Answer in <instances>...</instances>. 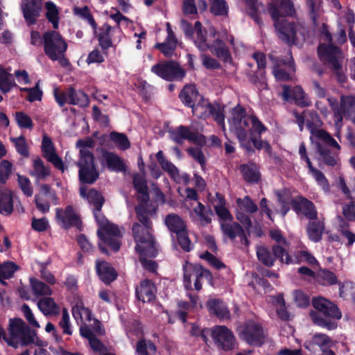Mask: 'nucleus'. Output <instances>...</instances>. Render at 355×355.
<instances>
[{"label": "nucleus", "instance_id": "nucleus-37", "mask_svg": "<svg viewBox=\"0 0 355 355\" xmlns=\"http://www.w3.org/2000/svg\"><path fill=\"white\" fill-rule=\"evenodd\" d=\"M338 231L342 238L347 241V247H350L355 243V233L351 231L349 222L342 217H338Z\"/></svg>", "mask_w": 355, "mask_h": 355}, {"label": "nucleus", "instance_id": "nucleus-64", "mask_svg": "<svg viewBox=\"0 0 355 355\" xmlns=\"http://www.w3.org/2000/svg\"><path fill=\"white\" fill-rule=\"evenodd\" d=\"M15 119L18 125L21 128H32L33 121L29 116L20 112L15 114Z\"/></svg>", "mask_w": 355, "mask_h": 355}, {"label": "nucleus", "instance_id": "nucleus-15", "mask_svg": "<svg viewBox=\"0 0 355 355\" xmlns=\"http://www.w3.org/2000/svg\"><path fill=\"white\" fill-rule=\"evenodd\" d=\"M211 336L218 348L229 351L234 347L236 339L228 328L225 326H216L211 331Z\"/></svg>", "mask_w": 355, "mask_h": 355}, {"label": "nucleus", "instance_id": "nucleus-25", "mask_svg": "<svg viewBox=\"0 0 355 355\" xmlns=\"http://www.w3.org/2000/svg\"><path fill=\"white\" fill-rule=\"evenodd\" d=\"M156 288L150 280L141 282L136 288L137 298L143 302H150L155 299Z\"/></svg>", "mask_w": 355, "mask_h": 355}, {"label": "nucleus", "instance_id": "nucleus-30", "mask_svg": "<svg viewBox=\"0 0 355 355\" xmlns=\"http://www.w3.org/2000/svg\"><path fill=\"white\" fill-rule=\"evenodd\" d=\"M29 174L37 181L43 180L50 176L51 169L44 164L40 157H36L32 160V170Z\"/></svg>", "mask_w": 355, "mask_h": 355}, {"label": "nucleus", "instance_id": "nucleus-36", "mask_svg": "<svg viewBox=\"0 0 355 355\" xmlns=\"http://www.w3.org/2000/svg\"><path fill=\"white\" fill-rule=\"evenodd\" d=\"M324 229L323 221L317 219H313L308 224L306 231L310 240L314 242L319 241Z\"/></svg>", "mask_w": 355, "mask_h": 355}, {"label": "nucleus", "instance_id": "nucleus-24", "mask_svg": "<svg viewBox=\"0 0 355 355\" xmlns=\"http://www.w3.org/2000/svg\"><path fill=\"white\" fill-rule=\"evenodd\" d=\"M170 135L171 139L178 144L182 143L184 140H188L193 143L199 141L198 134L184 125H180L171 131Z\"/></svg>", "mask_w": 355, "mask_h": 355}, {"label": "nucleus", "instance_id": "nucleus-23", "mask_svg": "<svg viewBox=\"0 0 355 355\" xmlns=\"http://www.w3.org/2000/svg\"><path fill=\"white\" fill-rule=\"evenodd\" d=\"M42 0H24L21 6L24 17L28 24L36 22L41 10Z\"/></svg>", "mask_w": 355, "mask_h": 355}, {"label": "nucleus", "instance_id": "nucleus-29", "mask_svg": "<svg viewBox=\"0 0 355 355\" xmlns=\"http://www.w3.org/2000/svg\"><path fill=\"white\" fill-rule=\"evenodd\" d=\"M190 214L193 220L200 225L205 226L211 222V211L206 209L200 202H198L197 206L193 209Z\"/></svg>", "mask_w": 355, "mask_h": 355}, {"label": "nucleus", "instance_id": "nucleus-26", "mask_svg": "<svg viewBox=\"0 0 355 355\" xmlns=\"http://www.w3.org/2000/svg\"><path fill=\"white\" fill-rule=\"evenodd\" d=\"M96 268L99 278L105 284H110L117 277L116 272L109 263L97 260Z\"/></svg>", "mask_w": 355, "mask_h": 355}, {"label": "nucleus", "instance_id": "nucleus-38", "mask_svg": "<svg viewBox=\"0 0 355 355\" xmlns=\"http://www.w3.org/2000/svg\"><path fill=\"white\" fill-rule=\"evenodd\" d=\"M207 308L211 313L221 319L229 318L230 311L225 304L219 300H210L207 302Z\"/></svg>", "mask_w": 355, "mask_h": 355}, {"label": "nucleus", "instance_id": "nucleus-62", "mask_svg": "<svg viewBox=\"0 0 355 355\" xmlns=\"http://www.w3.org/2000/svg\"><path fill=\"white\" fill-rule=\"evenodd\" d=\"M17 182L19 188L24 194L28 197H31L33 193V189L30 180L26 176L17 175Z\"/></svg>", "mask_w": 355, "mask_h": 355}, {"label": "nucleus", "instance_id": "nucleus-34", "mask_svg": "<svg viewBox=\"0 0 355 355\" xmlns=\"http://www.w3.org/2000/svg\"><path fill=\"white\" fill-rule=\"evenodd\" d=\"M80 193L81 196L85 198L90 204L94 206V209L102 208L104 198L98 191L93 189L88 190L87 188L81 187Z\"/></svg>", "mask_w": 355, "mask_h": 355}, {"label": "nucleus", "instance_id": "nucleus-12", "mask_svg": "<svg viewBox=\"0 0 355 355\" xmlns=\"http://www.w3.org/2000/svg\"><path fill=\"white\" fill-rule=\"evenodd\" d=\"M151 71L168 81L181 80L185 76V71L175 61H164L153 65Z\"/></svg>", "mask_w": 355, "mask_h": 355}, {"label": "nucleus", "instance_id": "nucleus-11", "mask_svg": "<svg viewBox=\"0 0 355 355\" xmlns=\"http://www.w3.org/2000/svg\"><path fill=\"white\" fill-rule=\"evenodd\" d=\"M203 278L211 279V275L199 264L186 263L184 266V286L187 291L193 290V282L194 289L200 291L202 287L201 280Z\"/></svg>", "mask_w": 355, "mask_h": 355}, {"label": "nucleus", "instance_id": "nucleus-31", "mask_svg": "<svg viewBox=\"0 0 355 355\" xmlns=\"http://www.w3.org/2000/svg\"><path fill=\"white\" fill-rule=\"evenodd\" d=\"M102 157L110 170L117 172L125 170V164L123 160L116 154L112 152L103 151Z\"/></svg>", "mask_w": 355, "mask_h": 355}, {"label": "nucleus", "instance_id": "nucleus-20", "mask_svg": "<svg viewBox=\"0 0 355 355\" xmlns=\"http://www.w3.org/2000/svg\"><path fill=\"white\" fill-rule=\"evenodd\" d=\"M295 66L291 54L288 53L286 60H281L274 67L273 74L277 80L286 81L292 78V74L295 72Z\"/></svg>", "mask_w": 355, "mask_h": 355}, {"label": "nucleus", "instance_id": "nucleus-13", "mask_svg": "<svg viewBox=\"0 0 355 355\" xmlns=\"http://www.w3.org/2000/svg\"><path fill=\"white\" fill-rule=\"evenodd\" d=\"M272 254L265 246H259L257 248V255L258 259L267 266H272L275 262V258L279 259L282 262L290 263L291 259L288 252L282 246L277 245L272 248Z\"/></svg>", "mask_w": 355, "mask_h": 355}, {"label": "nucleus", "instance_id": "nucleus-41", "mask_svg": "<svg viewBox=\"0 0 355 355\" xmlns=\"http://www.w3.org/2000/svg\"><path fill=\"white\" fill-rule=\"evenodd\" d=\"M13 210L12 192L6 189L0 191V213L9 215Z\"/></svg>", "mask_w": 355, "mask_h": 355}, {"label": "nucleus", "instance_id": "nucleus-7", "mask_svg": "<svg viewBox=\"0 0 355 355\" xmlns=\"http://www.w3.org/2000/svg\"><path fill=\"white\" fill-rule=\"evenodd\" d=\"M36 335L20 318L10 320L8 334L5 336L6 343L12 347L28 345L34 343Z\"/></svg>", "mask_w": 355, "mask_h": 355}, {"label": "nucleus", "instance_id": "nucleus-54", "mask_svg": "<svg viewBox=\"0 0 355 355\" xmlns=\"http://www.w3.org/2000/svg\"><path fill=\"white\" fill-rule=\"evenodd\" d=\"M310 317L314 324L322 327L327 328L329 330L334 329L337 327V323L331 322L329 319L323 318L319 313L311 311Z\"/></svg>", "mask_w": 355, "mask_h": 355}, {"label": "nucleus", "instance_id": "nucleus-6", "mask_svg": "<svg viewBox=\"0 0 355 355\" xmlns=\"http://www.w3.org/2000/svg\"><path fill=\"white\" fill-rule=\"evenodd\" d=\"M141 227L136 224L132 226V233L137 243L135 249L140 255V262L143 267L149 271L154 272L157 268V264L152 260H148L146 257H155L157 253V249L153 237L148 232H146L145 238L143 239L139 234Z\"/></svg>", "mask_w": 355, "mask_h": 355}, {"label": "nucleus", "instance_id": "nucleus-9", "mask_svg": "<svg viewBox=\"0 0 355 355\" xmlns=\"http://www.w3.org/2000/svg\"><path fill=\"white\" fill-rule=\"evenodd\" d=\"M43 41L44 52L51 60H58L62 67L69 64V60L64 56L67 44L58 32H46L43 35Z\"/></svg>", "mask_w": 355, "mask_h": 355}, {"label": "nucleus", "instance_id": "nucleus-28", "mask_svg": "<svg viewBox=\"0 0 355 355\" xmlns=\"http://www.w3.org/2000/svg\"><path fill=\"white\" fill-rule=\"evenodd\" d=\"M37 305L40 311L46 316H56L60 314V306L51 297L40 299Z\"/></svg>", "mask_w": 355, "mask_h": 355}, {"label": "nucleus", "instance_id": "nucleus-39", "mask_svg": "<svg viewBox=\"0 0 355 355\" xmlns=\"http://www.w3.org/2000/svg\"><path fill=\"white\" fill-rule=\"evenodd\" d=\"M192 112L198 118H204L211 115L215 110V107L208 101L201 98L192 107Z\"/></svg>", "mask_w": 355, "mask_h": 355}, {"label": "nucleus", "instance_id": "nucleus-27", "mask_svg": "<svg viewBox=\"0 0 355 355\" xmlns=\"http://www.w3.org/2000/svg\"><path fill=\"white\" fill-rule=\"evenodd\" d=\"M181 101L187 106L192 107L202 97L193 85H187L179 94Z\"/></svg>", "mask_w": 355, "mask_h": 355}, {"label": "nucleus", "instance_id": "nucleus-59", "mask_svg": "<svg viewBox=\"0 0 355 355\" xmlns=\"http://www.w3.org/2000/svg\"><path fill=\"white\" fill-rule=\"evenodd\" d=\"M71 87L67 89L66 91H61L58 88H55L53 89V96L54 98L58 103V104L62 107L66 103L69 104V101L71 98Z\"/></svg>", "mask_w": 355, "mask_h": 355}, {"label": "nucleus", "instance_id": "nucleus-18", "mask_svg": "<svg viewBox=\"0 0 355 355\" xmlns=\"http://www.w3.org/2000/svg\"><path fill=\"white\" fill-rule=\"evenodd\" d=\"M282 96L285 101L294 100L295 103L302 107H306L311 105V100L304 93L300 86H296L293 88L288 85H283Z\"/></svg>", "mask_w": 355, "mask_h": 355}, {"label": "nucleus", "instance_id": "nucleus-33", "mask_svg": "<svg viewBox=\"0 0 355 355\" xmlns=\"http://www.w3.org/2000/svg\"><path fill=\"white\" fill-rule=\"evenodd\" d=\"M80 335L89 340V345L95 352H103L106 350L105 346L94 335L92 330L85 327H81L80 329Z\"/></svg>", "mask_w": 355, "mask_h": 355}, {"label": "nucleus", "instance_id": "nucleus-60", "mask_svg": "<svg viewBox=\"0 0 355 355\" xmlns=\"http://www.w3.org/2000/svg\"><path fill=\"white\" fill-rule=\"evenodd\" d=\"M18 267L13 262H5L0 265V280L10 278Z\"/></svg>", "mask_w": 355, "mask_h": 355}, {"label": "nucleus", "instance_id": "nucleus-14", "mask_svg": "<svg viewBox=\"0 0 355 355\" xmlns=\"http://www.w3.org/2000/svg\"><path fill=\"white\" fill-rule=\"evenodd\" d=\"M241 338L250 345L261 346L265 341L263 328L254 322H248L239 329Z\"/></svg>", "mask_w": 355, "mask_h": 355}, {"label": "nucleus", "instance_id": "nucleus-55", "mask_svg": "<svg viewBox=\"0 0 355 355\" xmlns=\"http://www.w3.org/2000/svg\"><path fill=\"white\" fill-rule=\"evenodd\" d=\"M236 204L241 211H245L248 213L253 214L258 209L257 205L249 196H245L243 198H237Z\"/></svg>", "mask_w": 355, "mask_h": 355}, {"label": "nucleus", "instance_id": "nucleus-17", "mask_svg": "<svg viewBox=\"0 0 355 355\" xmlns=\"http://www.w3.org/2000/svg\"><path fill=\"white\" fill-rule=\"evenodd\" d=\"M56 219L58 223L65 229L74 226L80 230L82 226L78 215L70 205L66 207L64 209H56Z\"/></svg>", "mask_w": 355, "mask_h": 355}, {"label": "nucleus", "instance_id": "nucleus-42", "mask_svg": "<svg viewBox=\"0 0 355 355\" xmlns=\"http://www.w3.org/2000/svg\"><path fill=\"white\" fill-rule=\"evenodd\" d=\"M44 8L46 10V18L52 24L54 29H58L60 21V10L58 8L53 2L49 1L45 3Z\"/></svg>", "mask_w": 355, "mask_h": 355}, {"label": "nucleus", "instance_id": "nucleus-46", "mask_svg": "<svg viewBox=\"0 0 355 355\" xmlns=\"http://www.w3.org/2000/svg\"><path fill=\"white\" fill-rule=\"evenodd\" d=\"M318 150L320 153V161L331 166L337 164L338 159L337 153L330 151L320 144H318Z\"/></svg>", "mask_w": 355, "mask_h": 355}, {"label": "nucleus", "instance_id": "nucleus-8", "mask_svg": "<svg viewBox=\"0 0 355 355\" xmlns=\"http://www.w3.org/2000/svg\"><path fill=\"white\" fill-rule=\"evenodd\" d=\"M101 209H94L93 213L99 226L97 234L105 244L113 250H119L122 237L121 230L116 225L110 223L101 213Z\"/></svg>", "mask_w": 355, "mask_h": 355}, {"label": "nucleus", "instance_id": "nucleus-48", "mask_svg": "<svg viewBox=\"0 0 355 355\" xmlns=\"http://www.w3.org/2000/svg\"><path fill=\"white\" fill-rule=\"evenodd\" d=\"M241 171L243 178L249 182H257L260 178L257 166L252 164L242 165Z\"/></svg>", "mask_w": 355, "mask_h": 355}, {"label": "nucleus", "instance_id": "nucleus-35", "mask_svg": "<svg viewBox=\"0 0 355 355\" xmlns=\"http://www.w3.org/2000/svg\"><path fill=\"white\" fill-rule=\"evenodd\" d=\"M312 136L323 141L329 146L336 148L338 151L340 147L338 142L325 130L322 129L313 128L310 124H307Z\"/></svg>", "mask_w": 355, "mask_h": 355}, {"label": "nucleus", "instance_id": "nucleus-63", "mask_svg": "<svg viewBox=\"0 0 355 355\" xmlns=\"http://www.w3.org/2000/svg\"><path fill=\"white\" fill-rule=\"evenodd\" d=\"M251 286L258 293H261L262 290L264 293L268 292L271 290L272 286L269 282L263 279L256 276L254 281L251 283Z\"/></svg>", "mask_w": 355, "mask_h": 355}, {"label": "nucleus", "instance_id": "nucleus-52", "mask_svg": "<svg viewBox=\"0 0 355 355\" xmlns=\"http://www.w3.org/2000/svg\"><path fill=\"white\" fill-rule=\"evenodd\" d=\"M113 28L109 24H104L98 34V38L101 46L104 49L110 48L112 43L111 40V32Z\"/></svg>", "mask_w": 355, "mask_h": 355}, {"label": "nucleus", "instance_id": "nucleus-10", "mask_svg": "<svg viewBox=\"0 0 355 355\" xmlns=\"http://www.w3.org/2000/svg\"><path fill=\"white\" fill-rule=\"evenodd\" d=\"M327 101L335 117V125L337 129L336 136L338 137L344 117L352 120L355 116V97L353 96H342L339 105L336 98L329 96Z\"/></svg>", "mask_w": 355, "mask_h": 355}, {"label": "nucleus", "instance_id": "nucleus-21", "mask_svg": "<svg viewBox=\"0 0 355 355\" xmlns=\"http://www.w3.org/2000/svg\"><path fill=\"white\" fill-rule=\"evenodd\" d=\"M293 209L297 213L302 214L306 218L317 219L318 212L313 203L308 199L299 196L292 201Z\"/></svg>", "mask_w": 355, "mask_h": 355}, {"label": "nucleus", "instance_id": "nucleus-56", "mask_svg": "<svg viewBox=\"0 0 355 355\" xmlns=\"http://www.w3.org/2000/svg\"><path fill=\"white\" fill-rule=\"evenodd\" d=\"M311 18L315 25L318 23V19L322 13L320 0H307Z\"/></svg>", "mask_w": 355, "mask_h": 355}, {"label": "nucleus", "instance_id": "nucleus-32", "mask_svg": "<svg viewBox=\"0 0 355 355\" xmlns=\"http://www.w3.org/2000/svg\"><path fill=\"white\" fill-rule=\"evenodd\" d=\"M165 224L170 231L176 234L187 230V225L180 216L175 214H171L166 216Z\"/></svg>", "mask_w": 355, "mask_h": 355}, {"label": "nucleus", "instance_id": "nucleus-50", "mask_svg": "<svg viewBox=\"0 0 355 355\" xmlns=\"http://www.w3.org/2000/svg\"><path fill=\"white\" fill-rule=\"evenodd\" d=\"M70 105H76L80 107H86L89 104V98L87 95L81 90H76L71 87Z\"/></svg>", "mask_w": 355, "mask_h": 355}, {"label": "nucleus", "instance_id": "nucleus-57", "mask_svg": "<svg viewBox=\"0 0 355 355\" xmlns=\"http://www.w3.org/2000/svg\"><path fill=\"white\" fill-rule=\"evenodd\" d=\"M210 10L215 15H226L228 6L225 0H209Z\"/></svg>", "mask_w": 355, "mask_h": 355}, {"label": "nucleus", "instance_id": "nucleus-44", "mask_svg": "<svg viewBox=\"0 0 355 355\" xmlns=\"http://www.w3.org/2000/svg\"><path fill=\"white\" fill-rule=\"evenodd\" d=\"M135 352L138 355H151L156 353L157 347L151 340L141 338L136 343Z\"/></svg>", "mask_w": 355, "mask_h": 355}, {"label": "nucleus", "instance_id": "nucleus-16", "mask_svg": "<svg viewBox=\"0 0 355 355\" xmlns=\"http://www.w3.org/2000/svg\"><path fill=\"white\" fill-rule=\"evenodd\" d=\"M41 149L43 157L57 169L64 172L65 167L62 159L56 153L55 148L51 139L47 135H44L42 141Z\"/></svg>", "mask_w": 355, "mask_h": 355}, {"label": "nucleus", "instance_id": "nucleus-2", "mask_svg": "<svg viewBox=\"0 0 355 355\" xmlns=\"http://www.w3.org/2000/svg\"><path fill=\"white\" fill-rule=\"evenodd\" d=\"M181 27L187 36L193 39L196 46L200 50L205 51L209 49L213 55L223 62L230 63L232 62L230 51L225 45L224 41H228L231 45L234 46V37L229 35L226 30L216 32L213 29L212 34L216 36V38L209 44L202 33V24L200 21H196L192 27L187 21L182 19Z\"/></svg>", "mask_w": 355, "mask_h": 355}, {"label": "nucleus", "instance_id": "nucleus-47", "mask_svg": "<svg viewBox=\"0 0 355 355\" xmlns=\"http://www.w3.org/2000/svg\"><path fill=\"white\" fill-rule=\"evenodd\" d=\"M133 184L135 189L141 194V200L146 202L148 200L146 182L144 176L141 174H135L133 176Z\"/></svg>", "mask_w": 355, "mask_h": 355}, {"label": "nucleus", "instance_id": "nucleus-1", "mask_svg": "<svg viewBox=\"0 0 355 355\" xmlns=\"http://www.w3.org/2000/svg\"><path fill=\"white\" fill-rule=\"evenodd\" d=\"M229 123L230 130L236 135L246 151H253L251 143L258 150H270L269 144L256 136L266 130L265 126L255 116L246 114L245 110L241 106L237 105L232 110Z\"/></svg>", "mask_w": 355, "mask_h": 355}, {"label": "nucleus", "instance_id": "nucleus-58", "mask_svg": "<svg viewBox=\"0 0 355 355\" xmlns=\"http://www.w3.org/2000/svg\"><path fill=\"white\" fill-rule=\"evenodd\" d=\"M73 12L75 15H78L83 19L86 20L94 29L96 28V23L87 6L83 8L76 7L73 8Z\"/></svg>", "mask_w": 355, "mask_h": 355}, {"label": "nucleus", "instance_id": "nucleus-22", "mask_svg": "<svg viewBox=\"0 0 355 355\" xmlns=\"http://www.w3.org/2000/svg\"><path fill=\"white\" fill-rule=\"evenodd\" d=\"M220 227L223 233L231 240H234L236 237L239 236L242 244L248 245V240L244 230L239 223L233 220L227 222L223 221L220 222Z\"/></svg>", "mask_w": 355, "mask_h": 355}, {"label": "nucleus", "instance_id": "nucleus-43", "mask_svg": "<svg viewBox=\"0 0 355 355\" xmlns=\"http://www.w3.org/2000/svg\"><path fill=\"white\" fill-rule=\"evenodd\" d=\"M135 210L139 221L141 222L143 225H141L139 224V225L141 227L139 234L141 236L143 237V239H144L146 232H148V234H150L151 235L150 232L151 223L149 221L147 212L146 211L143 206H137L135 208ZM136 224L138 225V223H135V225ZM135 224L133 225V226Z\"/></svg>", "mask_w": 355, "mask_h": 355}, {"label": "nucleus", "instance_id": "nucleus-19", "mask_svg": "<svg viewBox=\"0 0 355 355\" xmlns=\"http://www.w3.org/2000/svg\"><path fill=\"white\" fill-rule=\"evenodd\" d=\"M313 307L324 316L334 319H340L342 317L338 308L327 299L318 297L313 299Z\"/></svg>", "mask_w": 355, "mask_h": 355}, {"label": "nucleus", "instance_id": "nucleus-3", "mask_svg": "<svg viewBox=\"0 0 355 355\" xmlns=\"http://www.w3.org/2000/svg\"><path fill=\"white\" fill-rule=\"evenodd\" d=\"M322 40L327 42L328 44L323 43L318 46V52L320 60L334 71L340 83H345L347 78L343 69L344 55L338 47L331 43V35L324 24Z\"/></svg>", "mask_w": 355, "mask_h": 355}, {"label": "nucleus", "instance_id": "nucleus-61", "mask_svg": "<svg viewBox=\"0 0 355 355\" xmlns=\"http://www.w3.org/2000/svg\"><path fill=\"white\" fill-rule=\"evenodd\" d=\"M12 142L14 144L16 150L23 157H27L29 155L28 145L24 137L11 138Z\"/></svg>", "mask_w": 355, "mask_h": 355}, {"label": "nucleus", "instance_id": "nucleus-51", "mask_svg": "<svg viewBox=\"0 0 355 355\" xmlns=\"http://www.w3.org/2000/svg\"><path fill=\"white\" fill-rule=\"evenodd\" d=\"M110 140L119 149L125 150L130 147V142L127 136L123 133L112 132L110 134Z\"/></svg>", "mask_w": 355, "mask_h": 355}, {"label": "nucleus", "instance_id": "nucleus-45", "mask_svg": "<svg viewBox=\"0 0 355 355\" xmlns=\"http://www.w3.org/2000/svg\"><path fill=\"white\" fill-rule=\"evenodd\" d=\"M15 86L17 85L12 74L0 66V89L3 93H7Z\"/></svg>", "mask_w": 355, "mask_h": 355}, {"label": "nucleus", "instance_id": "nucleus-4", "mask_svg": "<svg viewBox=\"0 0 355 355\" xmlns=\"http://www.w3.org/2000/svg\"><path fill=\"white\" fill-rule=\"evenodd\" d=\"M268 11L274 21L277 36L282 42L292 45L300 37L304 40V28L300 24L284 19L280 20V17L287 15L284 12V9H279L273 5H270Z\"/></svg>", "mask_w": 355, "mask_h": 355}, {"label": "nucleus", "instance_id": "nucleus-5", "mask_svg": "<svg viewBox=\"0 0 355 355\" xmlns=\"http://www.w3.org/2000/svg\"><path fill=\"white\" fill-rule=\"evenodd\" d=\"M94 146L95 141L90 137L80 139L76 142V147L80 149V159L77 163L79 167V179L83 183L92 184L99 175L94 166V155L88 150Z\"/></svg>", "mask_w": 355, "mask_h": 355}, {"label": "nucleus", "instance_id": "nucleus-49", "mask_svg": "<svg viewBox=\"0 0 355 355\" xmlns=\"http://www.w3.org/2000/svg\"><path fill=\"white\" fill-rule=\"evenodd\" d=\"M30 284L31 289L36 296H50L53 293L51 288L48 285L35 278H31Z\"/></svg>", "mask_w": 355, "mask_h": 355}, {"label": "nucleus", "instance_id": "nucleus-53", "mask_svg": "<svg viewBox=\"0 0 355 355\" xmlns=\"http://www.w3.org/2000/svg\"><path fill=\"white\" fill-rule=\"evenodd\" d=\"M246 6V10L251 17L258 24H260V19L259 14L263 5L259 3L257 0H243Z\"/></svg>", "mask_w": 355, "mask_h": 355}, {"label": "nucleus", "instance_id": "nucleus-40", "mask_svg": "<svg viewBox=\"0 0 355 355\" xmlns=\"http://www.w3.org/2000/svg\"><path fill=\"white\" fill-rule=\"evenodd\" d=\"M312 343L319 346L325 355H335L331 350H329L334 345V341L328 336L316 334L312 338Z\"/></svg>", "mask_w": 355, "mask_h": 355}]
</instances>
